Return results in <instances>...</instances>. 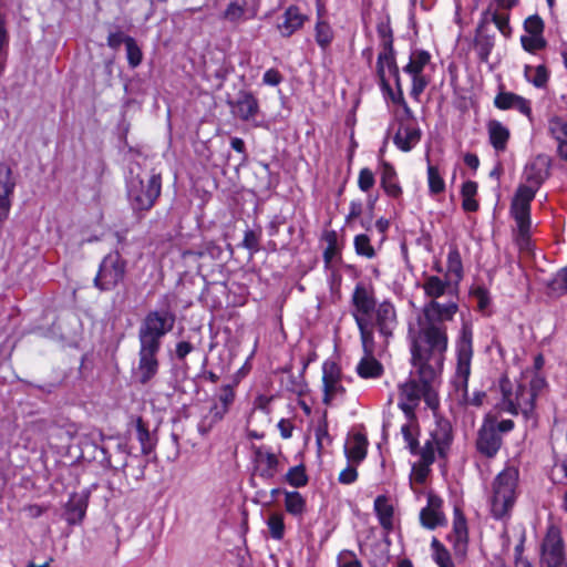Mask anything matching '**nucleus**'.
Returning a JSON list of instances; mask_svg holds the SVG:
<instances>
[{"label": "nucleus", "mask_w": 567, "mask_h": 567, "mask_svg": "<svg viewBox=\"0 0 567 567\" xmlns=\"http://www.w3.org/2000/svg\"><path fill=\"white\" fill-rule=\"evenodd\" d=\"M421 287L429 301L423 305L413 340L417 341L420 353L430 349L434 358L441 359L442 351H447L449 347L445 323L452 321L460 309V287L452 279L435 275L425 276Z\"/></svg>", "instance_id": "1"}, {"label": "nucleus", "mask_w": 567, "mask_h": 567, "mask_svg": "<svg viewBox=\"0 0 567 567\" xmlns=\"http://www.w3.org/2000/svg\"><path fill=\"white\" fill-rule=\"evenodd\" d=\"M412 364L416 371L417 380L411 378L399 388L398 405L402 410L404 416H415V409L422 399L426 405L435 410L439 406V399L434 389V381L442 372L446 351H442L441 359L434 361V354L430 349L422 354L417 351V341L413 340L411 346Z\"/></svg>", "instance_id": "2"}, {"label": "nucleus", "mask_w": 567, "mask_h": 567, "mask_svg": "<svg viewBox=\"0 0 567 567\" xmlns=\"http://www.w3.org/2000/svg\"><path fill=\"white\" fill-rule=\"evenodd\" d=\"M525 183L520 184L512 199L511 216L516 223V244L520 250H530V203L545 179L544 169L529 163L524 169Z\"/></svg>", "instance_id": "3"}, {"label": "nucleus", "mask_w": 567, "mask_h": 567, "mask_svg": "<svg viewBox=\"0 0 567 567\" xmlns=\"http://www.w3.org/2000/svg\"><path fill=\"white\" fill-rule=\"evenodd\" d=\"M456 370L452 383L458 393L460 399L475 406H481L486 394L484 392H475L468 398V378L471 375V362L473 357V330L468 321H463L460 336L456 341Z\"/></svg>", "instance_id": "4"}, {"label": "nucleus", "mask_w": 567, "mask_h": 567, "mask_svg": "<svg viewBox=\"0 0 567 567\" xmlns=\"http://www.w3.org/2000/svg\"><path fill=\"white\" fill-rule=\"evenodd\" d=\"M452 441L451 429L449 423L439 424L437 427L431 432L430 437L425 441L420 450V460L412 464L410 473V486L414 491L415 485H422L426 482L431 465L435 461V455L445 456Z\"/></svg>", "instance_id": "5"}, {"label": "nucleus", "mask_w": 567, "mask_h": 567, "mask_svg": "<svg viewBox=\"0 0 567 567\" xmlns=\"http://www.w3.org/2000/svg\"><path fill=\"white\" fill-rule=\"evenodd\" d=\"M519 472L515 466H506L492 483L488 496L489 513L495 519L509 518L518 496Z\"/></svg>", "instance_id": "6"}, {"label": "nucleus", "mask_w": 567, "mask_h": 567, "mask_svg": "<svg viewBox=\"0 0 567 567\" xmlns=\"http://www.w3.org/2000/svg\"><path fill=\"white\" fill-rule=\"evenodd\" d=\"M352 316L360 331L362 348L371 350L372 336H374V323L371 313L375 308V299L372 289L358 284L352 293Z\"/></svg>", "instance_id": "7"}, {"label": "nucleus", "mask_w": 567, "mask_h": 567, "mask_svg": "<svg viewBox=\"0 0 567 567\" xmlns=\"http://www.w3.org/2000/svg\"><path fill=\"white\" fill-rule=\"evenodd\" d=\"M159 193L161 177L158 175L144 174V176H142L140 167H137L136 173L134 167L130 168L127 194L135 209H150L159 196Z\"/></svg>", "instance_id": "8"}, {"label": "nucleus", "mask_w": 567, "mask_h": 567, "mask_svg": "<svg viewBox=\"0 0 567 567\" xmlns=\"http://www.w3.org/2000/svg\"><path fill=\"white\" fill-rule=\"evenodd\" d=\"M175 323V315L168 310L150 311L138 329L141 346L161 349L162 338L168 333Z\"/></svg>", "instance_id": "9"}, {"label": "nucleus", "mask_w": 567, "mask_h": 567, "mask_svg": "<svg viewBox=\"0 0 567 567\" xmlns=\"http://www.w3.org/2000/svg\"><path fill=\"white\" fill-rule=\"evenodd\" d=\"M499 389L502 392V399L498 403L501 411L513 415L523 413L525 417H529L534 411L533 394L527 393L525 385L518 384L514 390L511 381L503 377L499 380Z\"/></svg>", "instance_id": "10"}, {"label": "nucleus", "mask_w": 567, "mask_h": 567, "mask_svg": "<svg viewBox=\"0 0 567 567\" xmlns=\"http://www.w3.org/2000/svg\"><path fill=\"white\" fill-rule=\"evenodd\" d=\"M430 61L431 55L429 52L424 50H414L410 55L409 63L403 68V72L412 80L410 94L416 101H419L421 94L431 81L430 75L426 73Z\"/></svg>", "instance_id": "11"}, {"label": "nucleus", "mask_w": 567, "mask_h": 567, "mask_svg": "<svg viewBox=\"0 0 567 567\" xmlns=\"http://www.w3.org/2000/svg\"><path fill=\"white\" fill-rule=\"evenodd\" d=\"M125 271L126 261L122 256L117 251L110 252L102 260L94 284L101 290H111L124 279Z\"/></svg>", "instance_id": "12"}, {"label": "nucleus", "mask_w": 567, "mask_h": 567, "mask_svg": "<svg viewBox=\"0 0 567 567\" xmlns=\"http://www.w3.org/2000/svg\"><path fill=\"white\" fill-rule=\"evenodd\" d=\"M395 122L398 123V130L393 136L394 145L402 152L412 151L421 141L422 131L417 125V122L411 113V116L395 115Z\"/></svg>", "instance_id": "13"}, {"label": "nucleus", "mask_w": 567, "mask_h": 567, "mask_svg": "<svg viewBox=\"0 0 567 567\" xmlns=\"http://www.w3.org/2000/svg\"><path fill=\"white\" fill-rule=\"evenodd\" d=\"M540 563L543 567H567L560 530L550 526L542 544Z\"/></svg>", "instance_id": "14"}, {"label": "nucleus", "mask_w": 567, "mask_h": 567, "mask_svg": "<svg viewBox=\"0 0 567 567\" xmlns=\"http://www.w3.org/2000/svg\"><path fill=\"white\" fill-rule=\"evenodd\" d=\"M159 350L158 348L140 344L138 363L133 370V377L138 383L145 385L157 375L159 370V361L157 358Z\"/></svg>", "instance_id": "15"}, {"label": "nucleus", "mask_w": 567, "mask_h": 567, "mask_svg": "<svg viewBox=\"0 0 567 567\" xmlns=\"http://www.w3.org/2000/svg\"><path fill=\"white\" fill-rule=\"evenodd\" d=\"M323 402L329 404L344 393L340 367L331 360L322 364Z\"/></svg>", "instance_id": "16"}, {"label": "nucleus", "mask_w": 567, "mask_h": 567, "mask_svg": "<svg viewBox=\"0 0 567 567\" xmlns=\"http://www.w3.org/2000/svg\"><path fill=\"white\" fill-rule=\"evenodd\" d=\"M258 11V0H231L224 10L221 18L231 24H240L255 19Z\"/></svg>", "instance_id": "17"}, {"label": "nucleus", "mask_w": 567, "mask_h": 567, "mask_svg": "<svg viewBox=\"0 0 567 567\" xmlns=\"http://www.w3.org/2000/svg\"><path fill=\"white\" fill-rule=\"evenodd\" d=\"M377 73L382 89H389L388 76L400 79L391 39L383 41L382 50L378 55Z\"/></svg>", "instance_id": "18"}, {"label": "nucleus", "mask_w": 567, "mask_h": 567, "mask_svg": "<svg viewBox=\"0 0 567 567\" xmlns=\"http://www.w3.org/2000/svg\"><path fill=\"white\" fill-rule=\"evenodd\" d=\"M502 445L501 435L496 431L495 419L487 416L478 432L476 446L480 453L493 457Z\"/></svg>", "instance_id": "19"}, {"label": "nucleus", "mask_w": 567, "mask_h": 567, "mask_svg": "<svg viewBox=\"0 0 567 567\" xmlns=\"http://www.w3.org/2000/svg\"><path fill=\"white\" fill-rule=\"evenodd\" d=\"M421 525L427 529H435L446 525L447 520L443 512V499L436 494L427 493V503L420 512Z\"/></svg>", "instance_id": "20"}, {"label": "nucleus", "mask_w": 567, "mask_h": 567, "mask_svg": "<svg viewBox=\"0 0 567 567\" xmlns=\"http://www.w3.org/2000/svg\"><path fill=\"white\" fill-rule=\"evenodd\" d=\"M252 462L256 474L264 480L274 478L280 471L278 456L266 446L254 450Z\"/></svg>", "instance_id": "21"}, {"label": "nucleus", "mask_w": 567, "mask_h": 567, "mask_svg": "<svg viewBox=\"0 0 567 567\" xmlns=\"http://www.w3.org/2000/svg\"><path fill=\"white\" fill-rule=\"evenodd\" d=\"M494 105L502 111L516 110L522 115L526 116L530 123L534 121L532 102L516 93L501 91L494 99Z\"/></svg>", "instance_id": "22"}, {"label": "nucleus", "mask_w": 567, "mask_h": 567, "mask_svg": "<svg viewBox=\"0 0 567 567\" xmlns=\"http://www.w3.org/2000/svg\"><path fill=\"white\" fill-rule=\"evenodd\" d=\"M14 187L16 182L10 167L0 164V223H3L9 217Z\"/></svg>", "instance_id": "23"}, {"label": "nucleus", "mask_w": 567, "mask_h": 567, "mask_svg": "<svg viewBox=\"0 0 567 567\" xmlns=\"http://www.w3.org/2000/svg\"><path fill=\"white\" fill-rule=\"evenodd\" d=\"M546 128L548 135L557 144V153L567 162V120L557 114L547 117Z\"/></svg>", "instance_id": "24"}, {"label": "nucleus", "mask_w": 567, "mask_h": 567, "mask_svg": "<svg viewBox=\"0 0 567 567\" xmlns=\"http://www.w3.org/2000/svg\"><path fill=\"white\" fill-rule=\"evenodd\" d=\"M235 398L236 393L233 385L226 384L219 388L209 410L212 422L216 423L224 419V416L229 412L231 405L234 404Z\"/></svg>", "instance_id": "25"}, {"label": "nucleus", "mask_w": 567, "mask_h": 567, "mask_svg": "<svg viewBox=\"0 0 567 567\" xmlns=\"http://www.w3.org/2000/svg\"><path fill=\"white\" fill-rule=\"evenodd\" d=\"M398 324L396 311L392 302L383 301L375 309V326L381 336L389 338Z\"/></svg>", "instance_id": "26"}, {"label": "nucleus", "mask_w": 567, "mask_h": 567, "mask_svg": "<svg viewBox=\"0 0 567 567\" xmlns=\"http://www.w3.org/2000/svg\"><path fill=\"white\" fill-rule=\"evenodd\" d=\"M368 439L361 432H351L344 443V454L349 463L360 464L367 456Z\"/></svg>", "instance_id": "27"}, {"label": "nucleus", "mask_w": 567, "mask_h": 567, "mask_svg": "<svg viewBox=\"0 0 567 567\" xmlns=\"http://www.w3.org/2000/svg\"><path fill=\"white\" fill-rule=\"evenodd\" d=\"M307 20L308 17L298 7L290 6L284 12L278 30L282 37L289 38L300 30Z\"/></svg>", "instance_id": "28"}, {"label": "nucleus", "mask_w": 567, "mask_h": 567, "mask_svg": "<svg viewBox=\"0 0 567 567\" xmlns=\"http://www.w3.org/2000/svg\"><path fill=\"white\" fill-rule=\"evenodd\" d=\"M488 141L496 153H503L507 148L511 138L509 128L498 120H489L486 123Z\"/></svg>", "instance_id": "29"}, {"label": "nucleus", "mask_w": 567, "mask_h": 567, "mask_svg": "<svg viewBox=\"0 0 567 567\" xmlns=\"http://www.w3.org/2000/svg\"><path fill=\"white\" fill-rule=\"evenodd\" d=\"M365 355L359 361L355 371L362 379H378L383 373L382 364L373 357L374 336H372V347L370 351L363 348Z\"/></svg>", "instance_id": "30"}, {"label": "nucleus", "mask_w": 567, "mask_h": 567, "mask_svg": "<svg viewBox=\"0 0 567 567\" xmlns=\"http://www.w3.org/2000/svg\"><path fill=\"white\" fill-rule=\"evenodd\" d=\"M259 111L258 100L249 92H240L233 105L234 114L243 121H251Z\"/></svg>", "instance_id": "31"}, {"label": "nucleus", "mask_w": 567, "mask_h": 567, "mask_svg": "<svg viewBox=\"0 0 567 567\" xmlns=\"http://www.w3.org/2000/svg\"><path fill=\"white\" fill-rule=\"evenodd\" d=\"M401 435L404 441V447L412 455L420 454V426L416 416H405V422L401 425Z\"/></svg>", "instance_id": "32"}, {"label": "nucleus", "mask_w": 567, "mask_h": 567, "mask_svg": "<svg viewBox=\"0 0 567 567\" xmlns=\"http://www.w3.org/2000/svg\"><path fill=\"white\" fill-rule=\"evenodd\" d=\"M380 183L385 194L392 198H399L402 195V187L398 182L394 167L385 162L380 163Z\"/></svg>", "instance_id": "33"}, {"label": "nucleus", "mask_w": 567, "mask_h": 567, "mask_svg": "<svg viewBox=\"0 0 567 567\" xmlns=\"http://www.w3.org/2000/svg\"><path fill=\"white\" fill-rule=\"evenodd\" d=\"M454 523H453V532L454 535L452 539L454 540V548L456 555L464 556L467 546V527L466 520L462 515L458 508L454 511Z\"/></svg>", "instance_id": "34"}, {"label": "nucleus", "mask_w": 567, "mask_h": 567, "mask_svg": "<svg viewBox=\"0 0 567 567\" xmlns=\"http://www.w3.org/2000/svg\"><path fill=\"white\" fill-rule=\"evenodd\" d=\"M464 271L461 254L456 247H451L447 254L446 274L444 277L452 279V281L457 284L460 287Z\"/></svg>", "instance_id": "35"}, {"label": "nucleus", "mask_w": 567, "mask_h": 567, "mask_svg": "<svg viewBox=\"0 0 567 567\" xmlns=\"http://www.w3.org/2000/svg\"><path fill=\"white\" fill-rule=\"evenodd\" d=\"M374 511L380 525L390 530L393 526V506L386 496L380 495L374 501Z\"/></svg>", "instance_id": "36"}, {"label": "nucleus", "mask_w": 567, "mask_h": 567, "mask_svg": "<svg viewBox=\"0 0 567 567\" xmlns=\"http://www.w3.org/2000/svg\"><path fill=\"white\" fill-rule=\"evenodd\" d=\"M315 39L323 52L329 49L334 39V32L331 24L321 17L318 18L315 25Z\"/></svg>", "instance_id": "37"}, {"label": "nucleus", "mask_w": 567, "mask_h": 567, "mask_svg": "<svg viewBox=\"0 0 567 567\" xmlns=\"http://www.w3.org/2000/svg\"><path fill=\"white\" fill-rule=\"evenodd\" d=\"M524 78L528 83L533 84L535 87L543 89L548 83L549 71L544 64H539L537 66L525 64Z\"/></svg>", "instance_id": "38"}, {"label": "nucleus", "mask_w": 567, "mask_h": 567, "mask_svg": "<svg viewBox=\"0 0 567 567\" xmlns=\"http://www.w3.org/2000/svg\"><path fill=\"white\" fill-rule=\"evenodd\" d=\"M477 183L473 181H466L463 183L461 188L462 207L465 212H476L478 209V202L476 200L477 195Z\"/></svg>", "instance_id": "39"}, {"label": "nucleus", "mask_w": 567, "mask_h": 567, "mask_svg": "<svg viewBox=\"0 0 567 567\" xmlns=\"http://www.w3.org/2000/svg\"><path fill=\"white\" fill-rule=\"evenodd\" d=\"M285 508L293 516H302L306 512V499L296 491H285Z\"/></svg>", "instance_id": "40"}, {"label": "nucleus", "mask_w": 567, "mask_h": 567, "mask_svg": "<svg viewBox=\"0 0 567 567\" xmlns=\"http://www.w3.org/2000/svg\"><path fill=\"white\" fill-rule=\"evenodd\" d=\"M427 185L430 195H439L445 190V181L440 173L437 166L432 165L430 162L426 168Z\"/></svg>", "instance_id": "41"}, {"label": "nucleus", "mask_w": 567, "mask_h": 567, "mask_svg": "<svg viewBox=\"0 0 567 567\" xmlns=\"http://www.w3.org/2000/svg\"><path fill=\"white\" fill-rule=\"evenodd\" d=\"M432 558L439 567H455L451 554L437 538L431 542Z\"/></svg>", "instance_id": "42"}, {"label": "nucleus", "mask_w": 567, "mask_h": 567, "mask_svg": "<svg viewBox=\"0 0 567 567\" xmlns=\"http://www.w3.org/2000/svg\"><path fill=\"white\" fill-rule=\"evenodd\" d=\"M136 437L141 444L142 453L145 455L150 454L155 446V440L142 419L136 421Z\"/></svg>", "instance_id": "43"}, {"label": "nucleus", "mask_w": 567, "mask_h": 567, "mask_svg": "<svg viewBox=\"0 0 567 567\" xmlns=\"http://www.w3.org/2000/svg\"><path fill=\"white\" fill-rule=\"evenodd\" d=\"M86 511V502L79 496H73L66 507L68 522L71 524H75L80 522Z\"/></svg>", "instance_id": "44"}, {"label": "nucleus", "mask_w": 567, "mask_h": 567, "mask_svg": "<svg viewBox=\"0 0 567 567\" xmlns=\"http://www.w3.org/2000/svg\"><path fill=\"white\" fill-rule=\"evenodd\" d=\"M353 246L357 255L365 257L368 259H372L375 257V249L371 245V240L368 235H357L353 240Z\"/></svg>", "instance_id": "45"}, {"label": "nucleus", "mask_w": 567, "mask_h": 567, "mask_svg": "<svg viewBox=\"0 0 567 567\" xmlns=\"http://www.w3.org/2000/svg\"><path fill=\"white\" fill-rule=\"evenodd\" d=\"M491 14V20L496 25L498 31L505 37L509 38L512 35V28L509 24V14L508 13H501L497 11H492L491 8H488L485 11V16Z\"/></svg>", "instance_id": "46"}, {"label": "nucleus", "mask_w": 567, "mask_h": 567, "mask_svg": "<svg viewBox=\"0 0 567 567\" xmlns=\"http://www.w3.org/2000/svg\"><path fill=\"white\" fill-rule=\"evenodd\" d=\"M267 526L271 538L280 540L285 536L284 515L280 513H272L267 519Z\"/></svg>", "instance_id": "47"}, {"label": "nucleus", "mask_w": 567, "mask_h": 567, "mask_svg": "<svg viewBox=\"0 0 567 567\" xmlns=\"http://www.w3.org/2000/svg\"><path fill=\"white\" fill-rule=\"evenodd\" d=\"M520 44L523 49L532 54H536L547 45V41L544 35H525L520 37Z\"/></svg>", "instance_id": "48"}, {"label": "nucleus", "mask_w": 567, "mask_h": 567, "mask_svg": "<svg viewBox=\"0 0 567 567\" xmlns=\"http://www.w3.org/2000/svg\"><path fill=\"white\" fill-rule=\"evenodd\" d=\"M286 482L293 487H302L307 485L308 476L303 465H297L289 468L286 474Z\"/></svg>", "instance_id": "49"}, {"label": "nucleus", "mask_w": 567, "mask_h": 567, "mask_svg": "<svg viewBox=\"0 0 567 567\" xmlns=\"http://www.w3.org/2000/svg\"><path fill=\"white\" fill-rule=\"evenodd\" d=\"M395 85H396L395 92L392 91L390 86H389V89H385L389 93L391 101L394 104H398L402 107L401 113H396L395 115H405L406 114V116H411L412 110L409 107L408 103L404 100L400 79H395Z\"/></svg>", "instance_id": "50"}, {"label": "nucleus", "mask_w": 567, "mask_h": 567, "mask_svg": "<svg viewBox=\"0 0 567 567\" xmlns=\"http://www.w3.org/2000/svg\"><path fill=\"white\" fill-rule=\"evenodd\" d=\"M124 43L126 47V56H127L128 64L132 68H136L142 62V58H143L142 51L138 48L136 41L131 37H125Z\"/></svg>", "instance_id": "51"}, {"label": "nucleus", "mask_w": 567, "mask_h": 567, "mask_svg": "<svg viewBox=\"0 0 567 567\" xmlns=\"http://www.w3.org/2000/svg\"><path fill=\"white\" fill-rule=\"evenodd\" d=\"M548 287L557 295H564L567 292V266L557 271L549 281Z\"/></svg>", "instance_id": "52"}, {"label": "nucleus", "mask_w": 567, "mask_h": 567, "mask_svg": "<svg viewBox=\"0 0 567 567\" xmlns=\"http://www.w3.org/2000/svg\"><path fill=\"white\" fill-rule=\"evenodd\" d=\"M525 35H543L544 33V21L537 14L529 16L524 21Z\"/></svg>", "instance_id": "53"}, {"label": "nucleus", "mask_w": 567, "mask_h": 567, "mask_svg": "<svg viewBox=\"0 0 567 567\" xmlns=\"http://www.w3.org/2000/svg\"><path fill=\"white\" fill-rule=\"evenodd\" d=\"M375 183L374 174L370 168H361L358 176V186L359 188L367 193L369 192Z\"/></svg>", "instance_id": "54"}, {"label": "nucleus", "mask_w": 567, "mask_h": 567, "mask_svg": "<svg viewBox=\"0 0 567 567\" xmlns=\"http://www.w3.org/2000/svg\"><path fill=\"white\" fill-rule=\"evenodd\" d=\"M328 246L323 251L324 264L328 267L334 258L339 256V249L337 246L336 234L331 233L327 236Z\"/></svg>", "instance_id": "55"}, {"label": "nucleus", "mask_w": 567, "mask_h": 567, "mask_svg": "<svg viewBox=\"0 0 567 567\" xmlns=\"http://www.w3.org/2000/svg\"><path fill=\"white\" fill-rule=\"evenodd\" d=\"M546 386V380L539 374H535L530 382L529 388H527V393L533 394V404L535 405V399Z\"/></svg>", "instance_id": "56"}, {"label": "nucleus", "mask_w": 567, "mask_h": 567, "mask_svg": "<svg viewBox=\"0 0 567 567\" xmlns=\"http://www.w3.org/2000/svg\"><path fill=\"white\" fill-rule=\"evenodd\" d=\"M357 465L358 464L349 463V465L343 471L340 472L338 480L341 484H352L357 481Z\"/></svg>", "instance_id": "57"}, {"label": "nucleus", "mask_w": 567, "mask_h": 567, "mask_svg": "<svg viewBox=\"0 0 567 567\" xmlns=\"http://www.w3.org/2000/svg\"><path fill=\"white\" fill-rule=\"evenodd\" d=\"M338 567H362L359 559L351 551H342L338 556Z\"/></svg>", "instance_id": "58"}, {"label": "nucleus", "mask_w": 567, "mask_h": 567, "mask_svg": "<svg viewBox=\"0 0 567 567\" xmlns=\"http://www.w3.org/2000/svg\"><path fill=\"white\" fill-rule=\"evenodd\" d=\"M282 75L277 69H269L264 73L262 84L269 86H277L281 83Z\"/></svg>", "instance_id": "59"}, {"label": "nucleus", "mask_w": 567, "mask_h": 567, "mask_svg": "<svg viewBox=\"0 0 567 567\" xmlns=\"http://www.w3.org/2000/svg\"><path fill=\"white\" fill-rule=\"evenodd\" d=\"M259 238L252 230L245 231L243 245L247 249L251 251H256L258 249Z\"/></svg>", "instance_id": "60"}, {"label": "nucleus", "mask_w": 567, "mask_h": 567, "mask_svg": "<svg viewBox=\"0 0 567 567\" xmlns=\"http://www.w3.org/2000/svg\"><path fill=\"white\" fill-rule=\"evenodd\" d=\"M473 296L478 300V307L484 309L489 302L488 291L483 287H476L472 291Z\"/></svg>", "instance_id": "61"}, {"label": "nucleus", "mask_w": 567, "mask_h": 567, "mask_svg": "<svg viewBox=\"0 0 567 567\" xmlns=\"http://www.w3.org/2000/svg\"><path fill=\"white\" fill-rule=\"evenodd\" d=\"M277 426L282 439H290L292 436L293 424L290 420L281 419Z\"/></svg>", "instance_id": "62"}, {"label": "nucleus", "mask_w": 567, "mask_h": 567, "mask_svg": "<svg viewBox=\"0 0 567 567\" xmlns=\"http://www.w3.org/2000/svg\"><path fill=\"white\" fill-rule=\"evenodd\" d=\"M363 210V204L361 200H352L349 205V213L347 215V221L358 218Z\"/></svg>", "instance_id": "63"}, {"label": "nucleus", "mask_w": 567, "mask_h": 567, "mask_svg": "<svg viewBox=\"0 0 567 567\" xmlns=\"http://www.w3.org/2000/svg\"><path fill=\"white\" fill-rule=\"evenodd\" d=\"M193 351V346L187 341H181L176 344V355L178 359H184Z\"/></svg>", "instance_id": "64"}]
</instances>
